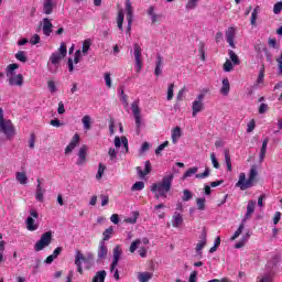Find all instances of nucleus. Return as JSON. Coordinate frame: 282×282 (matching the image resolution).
<instances>
[{
    "label": "nucleus",
    "mask_w": 282,
    "mask_h": 282,
    "mask_svg": "<svg viewBox=\"0 0 282 282\" xmlns=\"http://www.w3.org/2000/svg\"><path fill=\"white\" fill-rule=\"evenodd\" d=\"M67 56V45L65 42H63L59 45V48L51 54L48 62H47V68L51 74H56L58 72V68L61 67V61Z\"/></svg>",
    "instance_id": "1"
},
{
    "label": "nucleus",
    "mask_w": 282,
    "mask_h": 282,
    "mask_svg": "<svg viewBox=\"0 0 282 282\" xmlns=\"http://www.w3.org/2000/svg\"><path fill=\"white\" fill-rule=\"evenodd\" d=\"M175 176L173 174H167L163 177L161 183H154L151 185V192L154 193L156 199L160 197H166V193L171 191V185L173 184V178Z\"/></svg>",
    "instance_id": "2"
},
{
    "label": "nucleus",
    "mask_w": 282,
    "mask_h": 282,
    "mask_svg": "<svg viewBox=\"0 0 282 282\" xmlns=\"http://www.w3.org/2000/svg\"><path fill=\"white\" fill-rule=\"evenodd\" d=\"M83 263L86 270H91V268H94V253L87 252L83 254V252L77 250L75 254V265L79 274H83Z\"/></svg>",
    "instance_id": "3"
},
{
    "label": "nucleus",
    "mask_w": 282,
    "mask_h": 282,
    "mask_svg": "<svg viewBox=\"0 0 282 282\" xmlns=\"http://www.w3.org/2000/svg\"><path fill=\"white\" fill-rule=\"evenodd\" d=\"M19 64H10L7 66L6 74L11 87H23V75L17 74Z\"/></svg>",
    "instance_id": "4"
},
{
    "label": "nucleus",
    "mask_w": 282,
    "mask_h": 282,
    "mask_svg": "<svg viewBox=\"0 0 282 282\" xmlns=\"http://www.w3.org/2000/svg\"><path fill=\"white\" fill-rule=\"evenodd\" d=\"M257 175H259V172L257 171V167H251L250 169L248 180H246V173H240L239 174V180L236 183V186L238 188H240V191H246L248 188H252Z\"/></svg>",
    "instance_id": "5"
},
{
    "label": "nucleus",
    "mask_w": 282,
    "mask_h": 282,
    "mask_svg": "<svg viewBox=\"0 0 282 282\" xmlns=\"http://www.w3.org/2000/svg\"><path fill=\"white\" fill-rule=\"evenodd\" d=\"M3 108H0V133H3L6 138H14L17 133L12 120L3 118Z\"/></svg>",
    "instance_id": "6"
},
{
    "label": "nucleus",
    "mask_w": 282,
    "mask_h": 282,
    "mask_svg": "<svg viewBox=\"0 0 282 282\" xmlns=\"http://www.w3.org/2000/svg\"><path fill=\"white\" fill-rule=\"evenodd\" d=\"M26 230L34 232L39 230V212L34 208L29 210V216L25 220Z\"/></svg>",
    "instance_id": "7"
},
{
    "label": "nucleus",
    "mask_w": 282,
    "mask_h": 282,
    "mask_svg": "<svg viewBox=\"0 0 282 282\" xmlns=\"http://www.w3.org/2000/svg\"><path fill=\"white\" fill-rule=\"evenodd\" d=\"M52 243V231L44 232L40 240L34 245L35 252H41V250H45L47 246Z\"/></svg>",
    "instance_id": "8"
},
{
    "label": "nucleus",
    "mask_w": 282,
    "mask_h": 282,
    "mask_svg": "<svg viewBox=\"0 0 282 282\" xmlns=\"http://www.w3.org/2000/svg\"><path fill=\"white\" fill-rule=\"evenodd\" d=\"M132 116L134 117V122L137 127L138 133H140V129L142 128V113L140 112V101H133L131 104Z\"/></svg>",
    "instance_id": "9"
},
{
    "label": "nucleus",
    "mask_w": 282,
    "mask_h": 282,
    "mask_svg": "<svg viewBox=\"0 0 282 282\" xmlns=\"http://www.w3.org/2000/svg\"><path fill=\"white\" fill-rule=\"evenodd\" d=\"M133 56H134V70L137 74H140L142 72V47H140V44L133 45Z\"/></svg>",
    "instance_id": "10"
},
{
    "label": "nucleus",
    "mask_w": 282,
    "mask_h": 282,
    "mask_svg": "<svg viewBox=\"0 0 282 282\" xmlns=\"http://www.w3.org/2000/svg\"><path fill=\"white\" fill-rule=\"evenodd\" d=\"M204 94H199L192 104V116L195 118L197 113L204 111Z\"/></svg>",
    "instance_id": "11"
},
{
    "label": "nucleus",
    "mask_w": 282,
    "mask_h": 282,
    "mask_svg": "<svg viewBox=\"0 0 282 282\" xmlns=\"http://www.w3.org/2000/svg\"><path fill=\"white\" fill-rule=\"evenodd\" d=\"M121 257H122V248H120V246H116L112 250V262L110 264V272H113V270L118 268V263H120Z\"/></svg>",
    "instance_id": "12"
},
{
    "label": "nucleus",
    "mask_w": 282,
    "mask_h": 282,
    "mask_svg": "<svg viewBox=\"0 0 282 282\" xmlns=\"http://www.w3.org/2000/svg\"><path fill=\"white\" fill-rule=\"evenodd\" d=\"M148 15L153 25H155L158 23H162V21H164V15L162 13L155 12V7H150L148 9Z\"/></svg>",
    "instance_id": "13"
},
{
    "label": "nucleus",
    "mask_w": 282,
    "mask_h": 282,
    "mask_svg": "<svg viewBox=\"0 0 282 282\" xmlns=\"http://www.w3.org/2000/svg\"><path fill=\"white\" fill-rule=\"evenodd\" d=\"M87 151H89V148L87 145H82L77 153V166H85V163L87 162Z\"/></svg>",
    "instance_id": "14"
},
{
    "label": "nucleus",
    "mask_w": 282,
    "mask_h": 282,
    "mask_svg": "<svg viewBox=\"0 0 282 282\" xmlns=\"http://www.w3.org/2000/svg\"><path fill=\"white\" fill-rule=\"evenodd\" d=\"M225 36L229 46H231L232 50H235V36H237V29H235L234 26H229L225 32Z\"/></svg>",
    "instance_id": "15"
},
{
    "label": "nucleus",
    "mask_w": 282,
    "mask_h": 282,
    "mask_svg": "<svg viewBox=\"0 0 282 282\" xmlns=\"http://www.w3.org/2000/svg\"><path fill=\"white\" fill-rule=\"evenodd\" d=\"M108 253H109V249L107 248L105 240H101L99 242L98 250H97V261H105V259H107Z\"/></svg>",
    "instance_id": "16"
},
{
    "label": "nucleus",
    "mask_w": 282,
    "mask_h": 282,
    "mask_svg": "<svg viewBox=\"0 0 282 282\" xmlns=\"http://www.w3.org/2000/svg\"><path fill=\"white\" fill-rule=\"evenodd\" d=\"M126 17L128 21V32H131V25H133V8L131 7V1H126Z\"/></svg>",
    "instance_id": "17"
},
{
    "label": "nucleus",
    "mask_w": 282,
    "mask_h": 282,
    "mask_svg": "<svg viewBox=\"0 0 282 282\" xmlns=\"http://www.w3.org/2000/svg\"><path fill=\"white\" fill-rule=\"evenodd\" d=\"M80 144V135L78 133L74 134L68 145L65 148V155H69Z\"/></svg>",
    "instance_id": "18"
},
{
    "label": "nucleus",
    "mask_w": 282,
    "mask_h": 282,
    "mask_svg": "<svg viewBox=\"0 0 282 282\" xmlns=\"http://www.w3.org/2000/svg\"><path fill=\"white\" fill-rule=\"evenodd\" d=\"M115 147L116 149H120L123 147V153H129V139L127 137H116L115 138Z\"/></svg>",
    "instance_id": "19"
},
{
    "label": "nucleus",
    "mask_w": 282,
    "mask_h": 282,
    "mask_svg": "<svg viewBox=\"0 0 282 282\" xmlns=\"http://www.w3.org/2000/svg\"><path fill=\"white\" fill-rule=\"evenodd\" d=\"M257 207V202L249 200L247 205V213L245 214V217L242 218V221H248L254 215V208Z\"/></svg>",
    "instance_id": "20"
},
{
    "label": "nucleus",
    "mask_w": 282,
    "mask_h": 282,
    "mask_svg": "<svg viewBox=\"0 0 282 282\" xmlns=\"http://www.w3.org/2000/svg\"><path fill=\"white\" fill-rule=\"evenodd\" d=\"M53 28H54V24H52V21H50V19L44 18L42 20V31L44 36H50V34H52Z\"/></svg>",
    "instance_id": "21"
},
{
    "label": "nucleus",
    "mask_w": 282,
    "mask_h": 282,
    "mask_svg": "<svg viewBox=\"0 0 282 282\" xmlns=\"http://www.w3.org/2000/svg\"><path fill=\"white\" fill-rule=\"evenodd\" d=\"M80 58H83V52L78 50L75 52L74 59L72 58L68 59V72H74V64L78 65V63H80Z\"/></svg>",
    "instance_id": "22"
},
{
    "label": "nucleus",
    "mask_w": 282,
    "mask_h": 282,
    "mask_svg": "<svg viewBox=\"0 0 282 282\" xmlns=\"http://www.w3.org/2000/svg\"><path fill=\"white\" fill-rule=\"evenodd\" d=\"M264 78H265V66L262 65L254 84L256 89H261V87H263Z\"/></svg>",
    "instance_id": "23"
},
{
    "label": "nucleus",
    "mask_w": 282,
    "mask_h": 282,
    "mask_svg": "<svg viewBox=\"0 0 282 282\" xmlns=\"http://www.w3.org/2000/svg\"><path fill=\"white\" fill-rule=\"evenodd\" d=\"M184 224V215L178 212H175L172 216V226L173 228H180Z\"/></svg>",
    "instance_id": "24"
},
{
    "label": "nucleus",
    "mask_w": 282,
    "mask_h": 282,
    "mask_svg": "<svg viewBox=\"0 0 282 282\" xmlns=\"http://www.w3.org/2000/svg\"><path fill=\"white\" fill-rule=\"evenodd\" d=\"M137 173L141 180H144L149 173H151V161H145V167L144 171H142V167H137Z\"/></svg>",
    "instance_id": "25"
},
{
    "label": "nucleus",
    "mask_w": 282,
    "mask_h": 282,
    "mask_svg": "<svg viewBox=\"0 0 282 282\" xmlns=\"http://www.w3.org/2000/svg\"><path fill=\"white\" fill-rule=\"evenodd\" d=\"M137 279L139 282H149L151 279H153V273L149 271L139 272Z\"/></svg>",
    "instance_id": "26"
},
{
    "label": "nucleus",
    "mask_w": 282,
    "mask_h": 282,
    "mask_svg": "<svg viewBox=\"0 0 282 282\" xmlns=\"http://www.w3.org/2000/svg\"><path fill=\"white\" fill-rule=\"evenodd\" d=\"M54 10V0H44L43 12L44 14H52Z\"/></svg>",
    "instance_id": "27"
},
{
    "label": "nucleus",
    "mask_w": 282,
    "mask_h": 282,
    "mask_svg": "<svg viewBox=\"0 0 282 282\" xmlns=\"http://www.w3.org/2000/svg\"><path fill=\"white\" fill-rule=\"evenodd\" d=\"M164 63V59L161 57V55L156 56L155 62V68H154V75L155 76H162V65Z\"/></svg>",
    "instance_id": "28"
},
{
    "label": "nucleus",
    "mask_w": 282,
    "mask_h": 282,
    "mask_svg": "<svg viewBox=\"0 0 282 282\" xmlns=\"http://www.w3.org/2000/svg\"><path fill=\"white\" fill-rule=\"evenodd\" d=\"M220 94L223 96H228V94H230V80H228V78L223 79V86L220 87Z\"/></svg>",
    "instance_id": "29"
},
{
    "label": "nucleus",
    "mask_w": 282,
    "mask_h": 282,
    "mask_svg": "<svg viewBox=\"0 0 282 282\" xmlns=\"http://www.w3.org/2000/svg\"><path fill=\"white\" fill-rule=\"evenodd\" d=\"M105 279H107V271L101 270L95 273L91 282H105Z\"/></svg>",
    "instance_id": "30"
},
{
    "label": "nucleus",
    "mask_w": 282,
    "mask_h": 282,
    "mask_svg": "<svg viewBox=\"0 0 282 282\" xmlns=\"http://www.w3.org/2000/svg\"><path fill=\"white\" fill-rule=\"evenodd\" d=\"M180 138H182V128L175 127L172 130V142H173V144H177V140H180Z\"/></svg>",
    "instance_id": "31"
},
{
    "label": "nucleus",
    "mask_w": 282,
    "mask_h": 282,
    "mask_svg": "<svg viewBox=\"0 0 282 282\" xmlns=\"http://www.w3.org/2000/svg\"><path fill=\"white\" fill-rule=\"evenodd\" d=\"M44 193H45V191H44L43 187L41 186V180H37L35 199H36L37 202H43V199H44L43 194H44Z\"/></svg>",
    "instance_id": "32"
},
{
    "label": "nucleus",
    "mask_w": 282,
    "mask_h": 282,
    "mask_svg": "<svg viewBox=\"0 0 282 282\" xmlns=\"http://www.w3.org/2000/svg\"><path fill=\"white\" fill-rule=\"evenodd\" d=\"M15 180L19 182V184L25 185L28 184V174H25V172H17Z\"/></svg>",
    "instance_id": "33"
},
{
    "label": "nucleus",
    "mask_w": 282,
    "mask_h": 282,
    "mask_svg": "<svg viewBox=\"0 0 282 282\" xmlns=\"http://www.w3.org/2000/svg\"><path fill=\"white\" fill-rule=\"evenodd\" d=\"M199 242L196 245V252H202V250H204V248L206 247V232H203L199 236Z\"/></svg>",
    "instance_id": "34"
},
{
    "label": "nucleus",
    "mask_w": 282,
    "mask_h": 282,
    "mask_svg": "<svg viewBox=\"0 0 282 282\" xmlns=\"http://www.w3.org/2000/svg\"><path fill=\"white\" fill-rule=\"evenodd\" d=\"M246 228V221H241L238 229L235 231L234 237L230 238L231 241H235V239H239L241 236V232H243V229Z\"/></svg>",
    "instance_id": "35"
},
{
    "label": "nucleus",
    "mask_w": 282,
    "mask_h": 282,
    "mask_svg": "<svg viewBox=\"0 0 282 282\" xmlns=\"http://www.w3.org/2000/svg\"><path fill=\"white\" fill-rule=\"evenodd\" d=\"M268 139H264L262 142V148L260 150V161L263 162V160L265 159V153L268 152Z\"/></svg>",
    "instance_id": "36"
},
{
    "label": "nucleus",
    "mask_w": 282,
    "mask_h": 282,
    "mask_svg": "<svg viewBox=\"0 0 282 282\" xmlns=\"http://www.w3.org/2000/svg\"><path fill=\"white\" fill-rule=\"evenodd\" d=\"M175 84H169L167 93H166V100H173V96H175Z\"/></svg>",
    "instance_id": "37"
},
{
    "label": "nucleus",
    "mask_w": 282,
    "mask_h": 282,
    "mask_svg": "<svg viewBox=\"0 0 282 282\" xmlns=\"http://www.w3.org/2000/svg\"><path fill=\"white\" fill-rule=\"evenodd\" d=\"M82 122L86 131H89V129H91V117H89V115L84 116Z\"/></svg>",
    "instance_id": "38"
},
{
    "label": "nucleus",
    "mask_w": 282,
    "mask_h": 282,
    "mask_svg": "<svg viewBox=\"0 0 282 282\" xmlns=\"http://www.w3.org/2000/svg\"><path fill=\"white\" fill-rule=\"evenodd\" d=\"M91 47V41L90 40H85L83 42V47H82V54H84V56H87L89 50Z\"/></svg>",
    "instance_id": "39"
},
{
    "label": "nucleus",
    "mask_w": 282,
    "mask_h": 282,
    "mask_svg": "<svg viewBox=\"0 0 282 282\" xmlns=\"http://www.w3.org/2000/svg\"><path fill=\"white\" fill-rule=\"evenodd\" d=\"M138 217H140V213L132 212V217L124 218L126 224H137Z\"/></svg>",
    "instance_id": "40"
},
{
    "label": "nucleus",
    "mask_w": 282,
    "mask_h": 282,
    "mask_svg": "<svg viewBox=\"0 0 282 282\" xmlns=\"http://www.w3.org/2000/svg\"><path fill=\"white\" fill-rule=\"evenodd\" d=\"M122 23H124V11L120 10L117 18V24L121 32H122Z\"/></svg>",
    "instance_id": "41"
},
{
    "label": "nucleus",
    "mask_w": 282,
    "mask_h": 282,
    "mask_svg": "<svg viewBox=\"0 0 282 282\" xmlns=\"http://www.w3.org/2000/svg\"><path fill=\"white\" fill-rule=\"evenodd\" d=\"M107 170V166L105 164L99 163L98 171L96 174V180H102V175H105V171Z\"/></svg>",
    "instance_id": "42"
},
{
    "label": "nucleus",
    "mask_w": 282,
    "mask_h": 282,
    "mask_svg": "<svg viewBox=\"0 0 282 282\" xmlns=\"http://www.w3.org/2000/svg\"><path fill=\"white\" fill-rule=\"evenodd\" d=\"M141 243H142V240L140 239H135L134 241H132L129 248L130 252L133 254V252H135L138 248L140 249Z\"/></svg>",
    "instance_id": "43"
},
{
    "label": "nucleus",
    "mask_w": 282,
    "mask_h": 282,
    "mask_svg": "<svg viewBox=\"0 0 282 282\" xmlns=\"http://www.w3.org/2000/svg\"><path fill=\"white\" fill-rule=\"evenodd\" d=\"M15 58H17V61H20V63H26L28 62V55L25 54L24 51H19L15 54Z\"/></svg>",
    "instance_id": "44"
},
{
    "label": "nucleus",
    "mask_w": 282,
    "mask_h": 282,
    "mask_svg": "<svg viewBox=\"0 0 282 282\" xmlns=\"http://www.w3.org/2000/svg\"><path fill=\"white\" fill-rule=\"evenodd\" d=\"M111 235H113V227H109L104 231V239L101 241H109L111 239Z\"/></svg>",
    "instance_id": "45"
},
{
    "label": "nucleus",
    "mask_w": 282,
    "mask_h": 282,
    "mask_svg": "<svg viewBox=\"0 0 282 282\" xmlns=\"http://www.w3.org/2000/svg\"><path fill=\"white\" fill-rule=\"evenodd\" d=\"M196 205L199 210H206V198L204 197L197 198Z\"/></svg>",
    "instance_id": "46"
},
{
    "label": "nucleus",
    "mask_w": 282,
    "mask_h": 282,
    "mask_svg": "<svg viewBox=\"0 0 282 282\" xmlns=\"http://www.w3.org/2000/svg\"><path fill=\"white\" fill-rule=\"evenodd\" d=\"M131 191H132V192L144 191V182H142V181L135 182V183L132 185Z\"/></svg>",
    "instance_id": "47"
},
{
    "label": "nucleus",
    "mask_w": 282,
    "mask_h": 282,
    "mask_svg": "<svg viewBox=\"0 0 282 282\" xmlns=\"http://www.w3.org/2000/svg\"><path fill=\"white\" fill-rule=\"evenodd\" d=\"M47 87H48V91L51 94H56V91H58V88L56 87V82H54V80H48Z\"/></svg>",
    "instance_id": "48"
},
{
    "label": "nucleus",
    "mask_w": 282,
    "mask_h": 282,
    "mask_svg": "<svg viewBox=\"0 0 282 282\" xmlns=\"http://www.w3.org/2000/svg\"><path fill=\"white\" fill-rule=\"evenodd\" d=\"M199 3V0H187L186 10H195Z\"/></svg>",
    "instance_id": "49"
},
{
    "label": "nucleus",
    "mask_w": 282,
    "mask_h": 282,
    "mask_svg": "<svg viewBox=\"0 0 282 282\" xmlns=\"http://www.w3.org/2000/svg\"><path fill=\"white\" fill-rule=\"evenodd\" d=\"M197 167H189L183 175V180H186V177H192V175H195L197 173Z\"/></svg>",
    "instance_id": "50"
},
{
    "label": "nucleus",
    "mask_w": 282,
    "mask_h": 282,
    "mask_svg": "<svg viewBox=\"0 0 282 282\" xmlns=\"http://www.w3.org/2000/svg\"><path fill=\"white\" fill-rule=\"evenodd\" d=\"M104 80L106 83V87H108V89H111V87H112L111 73H105L104 74Z\"/></svg>",
    "instance_id": "51"
},
{
    "label": "nucleus",
    "mask_w": 282,
    "mask_h": 282,
    "mask_svg": "<svg viewBox=\"0 0 282 282\" xmlns=\"http://www.w3.org/2000/svg\"><path fill=\"white\" fill-rule=\"evenodd\" d=\"M258 282H272V273H264L258 278Z\"/></svg>",
    "instance_id": "52"
},
{
    "label": "nucleus",
    "mask_w": 282,
    "mask_h": 282,
    "mask_svg": "<svg viewBox=\"0 0 282 282\" xmlns=\"http://www.w3.org/2000/svg\"><path fill=\"white\" fill-rule=\"evenodd\" d=\"M228 54H229V58L234 63V65H239V63H240L239 62V56H237L235 54V51H229Z\"/></svg>",
    "instance_id": "53"
},
{
    "label": "nucleus",
    "mask_w": 282,
    "mask_h": 282,
    "mask_svg": "<svg viewBox=\"0 0 282 282\" xmlns=\"http://www.w3.org/2000/svg\"><path fill=\"white\" fill-rule=\"evenodd\" d=\"M108 155H109L111 162H116V160L118 158V151L113 148H110L108 151Z\"/></svg>",
    "instance_id": "54"
},
{
    "label": "nucleus",
    "mask_w": 282,
    "mask_h": 282,
    "mask_svg": "<svg viewBox=\"0 0 282 282\" xmlns=\"http://www.w3.org/2000/svg\"><path fill=\"white\" fill-rule=\"evenodd\" d=\"M193 199V193L188 189L183 191V202H191Z\"/></svg>",
    "instance_id": "55"
},
{
    "label": "nucleus",
    "mask_w": 282,
    "mask_h": 282,
    "mask_svg": "<svg viewBox=\"0 0 282 282\" xmlns=\"http://www.w3.org/2000/svg\"><path fill=\"white\" fill-rule=\"evenodd\" d=\"M281 12H282V1L276 2V3L273 6V13H274V14H281Z\"/></svg>",
    "instance_id": "56"
},
{
    "label": "nucleus",
    "mask_w": 282,
    "mask_h": 282,
    "mask_svg": "<svg viewBox=\"0 0 282 282\" xmlns=\"http://www.w3.org/2000/svg\"><path fill=\"white\" fill-rule=\"evenodd\" d=\"M166 147H169V141H164L162 144L158 147V149L155 150V155H160L161 151L166 149Z\"/></svg>",
    "instance_id": "57"
},
{
    "label": "nucleus",
    "mask_w": 282,
    "mask_h": 282,
    "mask_svg": "<svg viewBox=\"0 0 282 282\" xmlns=\"http://www.w3.org/2000/svg\"><path fill=\"white\" fill-rule=\"evenodd\" d=\"M30 43H31V45H39V43H41V36H39V34H34L30 39Z\"/></svg>",
    "instance_id": "58"
},
{
    "label": "nucleus",
    "mask_w": 282,
    "mask_h": 282,
    "mask_svg": "<svg viewBox=\"0 0 282 282\" xmlns=\"http://www.w3.org/2000/svg\"><path fill=\"white\" fill-rule=\"evenodd\" d=\"M208 175H210V170L206 169L204 173L196 174V178L197 180H206V177H208Z\"/></svg>",
    "instance_id": "59"
},
{
    "label": "nucleus",
    "mask_w": 282,
    "mask_h": 282,
    "mask_svg": "<svg viewBox=\"0 0 282 282\" xmlns=\"http://www.w3.org/2000/svg\"><path fill=\"white\" fill-rule=\"evenodd\" d=\"M210 160L214 169H219V161L217 160V156L215 155V153L210 154Z\"/></svg>",
    "instance_id": "60"
},
{
    "label": "nucleus",
    "mask_w": 282,
    "mask_h": 282,
    "mask_svg": "<svg viewBox=\"0 0 282 282\" xmlns=\"http://www.w3.org/2000/svg\"><path fill=\"white\" fill-rule=\"evenodd\" d=\"M224 72H232V62L227 59L224 64Z\"/></svg>",
    "instance_id": "61"
},
{
    "label": "nucleus",
    "mask_w": 282,
    "mask_h": 282,
    "mask_svg": "<svg viewBox=\"0 0 282 282\" xmlns=\"http://www.w3.org/2000/svg\"><path fill=\"white\" fill-rule=\"evenodd\" d=\"M147 253H148L147 248H144V247H139V250H138L139 257H141L142 259H147Z\"/></svg>",
    "instance_id": "62"
},
{
    "label": "nucleus",
    "mask_w": 282,
    "mask_h": 282,
    "mask_svg": "<svg viewBox=\"0 0 282 282\" xmlns=\"http://www.w3.org/2000/svg\"><path fill=\"white\" fill-rule=\"evenodd\" d=\"M270 109V107L268 106V104H261L259 107V113L263 115L267 113V111Z\"/></svg>",
    "instance_id": "63"
},
{
    "label": "nucleus",
    "mask_w": 282,
    "mask_h": 282,
    "mask_svg": "<svg viewBox=\"0 0 282 282\" xmlns=\"http://www.w3.org/2000/svg\"><path fill=\"white\" fill-rule=\"evenodd\" d=\"M278 67H279V73L282 74V53L280 57L276 58Z\"/></svg>",
    "instance_id": "64"
}]
</instances>
